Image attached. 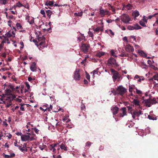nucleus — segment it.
<instances>
[{"label":"nucleus","mask_w":158,"mask_h":158,"mask_svg":"<svg viewBox=\"0 0 158 158\" xmlns=\"http://www.w3.org/2000/svg\"><path fill=\"white\" fill-rule=\"evenodd\" d=\"M14 88L13 85L10 84L7 86V88L5 90V95L7 97H12V96H14L15 97V98L16 97L15 95L12 94V91H14Z\"/></svg>","instance_id":"1"},{"label":"nucleus","mask_w":158,"mask_h":158,"mask_svg":"<svg viewBox=\"0 0 158 158\" xmlns=\"http://www.w3.org/2000/svg\"><path fill=\"white\" fill-rule=\"evenodd\" d=\"M107 62L108 65L110 66L117 68L119 66V64L117 63L116 60L112 57H110L108 60Z\"/></svg>","instance_id":"2"},{"label":"nucleus","mask_w":158,"mask_h":158,"mask_svg":"<svg viewBox=\"0 0 158 158\" xmlns=\"http://www.w3.org/2000/svg\"><path fill=\"white\" fill-rule=\"evenodd\" d=\"M122 21L125 24H129L131 19L128 15L123 14L120 16Z\"/></svg>","instance_id":"3"},{"label":"nucleus","mask_w":158,"mask_h":158,"mask_svg":"<svg viewBox=\"0 0 158 158\" xmlns=\"http://www.w3.org/2000/svg\"><path fill=\"white\" fill-rule=\"evenodd\" d=\"M15 98V97L14 96H12V97H7L6 95L4 94H2L1 97L0 98V100L3 102V101H5L6 102V101L8 102H10L12 101Z\"/></svg>","instance_id":"4"},{"label":"nucleus","mask_w":158,"mask_h":158,"mask_svg":"<svg viewBox=\"0 0 158 158\" xmlns=\"http://www.w3.org/2000/svg\"><path fill=\"white\" fill-rule=\"evenodd\" d=\"M143 114L142 112L141 111L139 110L138 111H134L132 113H131V114L132 117L134 119H137L139 120L138 117L140 115Z\"/></svg>","instance_id":"5"},{"label":"nucleus","mask_w":158,"mask_h":158,"mask_svg":"<svg viewBox=\"0 0 158 158\" xmlns=\"http://www.w3.org/2000/svg\"><path fill=\"white\" fill-rule=\"evenodd\" d=\"M117 90L119 94L122 95L126 93L127 91L126 89L121 85L119 86L118 87Z\"/></svg>","instance_id":"6"},{"label":"nucleus","mask_w":158,"mask_h":158,"mask_svg":"<svg viewBox=\"0 0 158 158\" xmlns=\"http://www.w3.org/2000/svg\"><path fill=\"white\" fill-rule=\"evenodd\" d=\"M73 77L74 79L76 80H79L80 79L79 69H76L74 72Z\"/></svg>","instance_id":"7"},{"label":"nucleus","mask_w":158,"mask_h":158,"mask_svg":"<svg viewBox=\"0 0 158 158\" xmlns=\"http://www.w3.org/2000/svg\"><path fill=\"white\" fill-rule=\"evenodd\" d=\"M90 46L88 44H82L81 47V49L84 53L88 52Z\"/></svg>","instance_id":"8"},{"label":"nucleus","mask_w":158,"mask_h":158,"mask_svg":"<svg viewBox=\"0 0 158 158\" xmlns=\"http://www.w3.org/2000/svg\"><path fill=\"white\" fill-rule=\"evenodd\" d=\"M157 102L155 98H153L152 99L148 100L146 102V103L147 106L148 107H150L151 105L153 104H155Z\"/></svg>","instance_id":"9"},{"label":"nucleus","mask_w":158,"mask_h":158,"mask_svg":"<svg viewBox=\"0 0 158 158\" xmlns=\"http://www.w3.org/2000/svg\"><path fill=\"white\" fill-rule=\"evenodd\" d=\"M125 50L127 52H131L134 51L133 47L131 46L130 44H127L125 47Z\"/></svg>","instance_id":"10"},{"label":"nucleus","mask_w":158,"mask_h":158,"mask_svg":"<svg viewBox=\"0 0 158 158\" xmlns=\"http://www.w3.org/2000/svg\"><path fill=\"white\" fill-rule=\"evenodd\" d=\"M112 78L114 81L116 80L119 81L122 79V78H121V76L117 72L113 74Z\"/></svg>","instance_id":"11"},{"label":"nucleus","mask_w":158,"mask_h":158,"mask_svg":"<svg viewBox=\"0 0 158 158\" xmlns=\"http://www.w3.org/2000/svg\"><path fill=\"white\" fill-rule=\"evenodd\" d=\"M126 109V107L121 108L120 110V113L119 116L120 117H123L124 116L127 115Z\"/></svg>","instance_id":"12"},{"label":"nucleus","mask_w":158,"mask_h":158,"mask_svg":"<svg viewBox=\"0 0 158 158\" xmlns=\"http://www.w3.org/2000/svg\"><path fill=\"white\" fill-rule=\"evenodd\" d=\"M57 145V144H53L49 145L48 147V148L50 151H52L53 153H55L56 152V149L55 148Z\"/></svg>","instance_id":"13"},{"label":"nucleus","mask_w":158,"mask_h":158,"mask_svg":"<svg viewBox=\"0 0 158 158\" xmlns=\"http://www.w3.org/2000/svg\"><path fill=\"white\" fill-rule=\"evenodd\" d=\"M38 41L39 42V44L40 45H42L43 44L45 41V38L43 36H40L38 37Z\"/></svg>","instance_id":"14"},{"label":"nucleus","mask_w":158,"mask_h":158,"mask_svg":"<svg viewBox=\"0 0 158 158\" xmlns=\"http://www.w3.org/2000/svg\"><path fill=\"white\" fill-rule=\"evenodd\" d=\"M15 32H14L13 31L10 30L5 34V35H6L7 37H14L15 36Z\"/></svg>","instance_id":"15"},{"label":"nucleus","mask_w":158,"mask_h":158,"mask_svg":"<svg viewBox=\"0 0 158 158\" xmlns=\"http://www.w3.org/2000/svg\"><path fill=\"white\" fill-rule=\"evenodd\" d=\"M21 139L22 141L25 142L29 140V137L28 134V135H21Z\"/></svg>","instance_id":"16"},{"label":"nucleus","mask_w":158,"mask_h":158,"mask_svg":"<svg viewBox=\"0 0 158 158\" xmlns=\"http://www.w3.org/2000/svg\"><path fill=\"white\" fill-rule=\"evenodd\" d=\"M30 69L33 72L36 71L37 69L36 63L35 62L32 63L31 65Z\"/></svg>","instance_id":"17"},{"label":"nucleus","mask_w":158,"mask_h":158,"mask_svg":"<svg viewBox=\"0 0 158 158\" xmlns=\"http://www.w3.org/2000/svg\"><path fill=\"white\" fill-rule=\"evenodd\" d=\"M118 108L116 106L112 107L111 109L112 112L114 115L116 114L118 111Z\"/></svg>","instance_id":"18"},{"label":"nucleus","mask_w":158,"mask_h":158,"mask_svg":"<svg viewBox=\"0 0 158 158\" xmlns=\"http://www.w3.org/2000/svg\"><path fill=\"white\" fill-rule=\"evenodd\" d=\"M27 134L29 135V140L32 141L35 139L36 137L35 134H31L30 133H27Z\"/></svg>","instance_id":"19"},{"label":"nucleus","mask_w":158,"mask_h":158,"mask_svg":"<svg viewBox=\"0 0 158 158\" xmlns=\"http://www.w3.org/2000/svg\"><path fill=\"white\" fill-rule=\"evenodd\" d=\"M26 86L27 89H25L24 93H27V94H28L30 92L29 90H30V85H29V84H28L27 83H26Z\"/></svg>","instance_id":"20"},{"label":"nucleus","mask_w":158,"mask_h":158,"mask_svg":"<svg viewBox=\"0 0 158 158\" xmlns=\"http://www.w3.org/2000/svg\"><path fill=\"white\" fill-rule=\"evenodd\" d=\"M8 38H9V37H7L6 35H5V36L4 38V39L3 40L2 42V43L3 44L5 43H7V44H10V42L9 41V40L8 39Z\"/></svg>","instance_id":"21"},{"label":"nucleus","mask_w":158,"mask_h":158,"mask_svg":"<svg viewBox=\"0 0 158 158\" xmlns=\"http://www.w3.org/2000/svg\"><path fill=\"white\" fill-rule=\"evenodd\" d=\"M105 31L111 37L114 35V32L111 30H106Z\"/></svg>","instance_id":"22"},{"label":"nucleus","mask_w":158,"mask_h":158,"mask_svg":"<svg viewBox=\"0 0 158 158\" xmlns=\"http://www.w3.org/2000/svg\"><path fill=\"white\" fill-rule=\"evenodd\" d=\"M100 68H97L96 69L93 71L92 72H91V73H93V76L94 78L95 77V74H98V70Z\"/></svg>","instance_id":"23"},{"label":"nucleus","mask_w":158,"mask_h":158,"mask_svg":"<svg viewBox=\"0 0 158 158\" xmlns=\"http://www.w3.org/2000/svg\"><path fill=\"white\" fill-rule=\"evenodd\" d=\"M133 103L136 106H138L139 105V101L137 99H134L133 101Z\"/></svg>","instance_id":"24"},{"label":"nucleus","mask_w":158,"mask_h":158,"mask_svg":"<svg viewBox=\"0 0 158 158\" xmlns=\"http://www.w3.org/2000/svg\"><path fill=\"white\" fill-rule=\"evenodd\" d=\"M158 81V74H155L152 78H150V80L153 81V80Z\"/></svg>","instance_id":"25"},{"label":"nucleus","mask_w":158,"mask_h":158,"mask_svg":"<svg viewBox=\"0 0 158 158\" xmlns=\"http://www.w3.org/2000/svg\"><path fill=\"white\" fill-rule=\"evenodd\" d=\"M138 53L140 55L142 56L146 57L147 56V55L143 51L139 50Z\"/></svg>","instance_id":"26"},{"label":"nucleus","mask_w":158,"mask_h":158,"mask_svg":"<svg viewBox=\"0 0 158 158\" xmlns=\"http://www.w3.org/2000/svg\"><path fill=\"white\" fill-rule=\"evenodd\" d=\"M132 15L135 17H138L139 15V12L138 11L135 10L132 13Z\"/></svg>","instance_id":"27"},{"label":"nucleus","mask_w":158,"mask_h":158,"mask_svg":"<svg viewBox=\"0 0 158 158\" xmlns=\"http://www.w3.org/2000/svg\"><path fill=\"white\" fill-rule=\"evenodd\" d=\"M133 27L134 30H139L141 28V27L138 24H134Z\"/></svg>","instance_id":"28"},{"label":"nucleus","mask_w":158,"mask_h":158,"mask_svg":"<svg viewBox=\"0 0 158 158\" xmlns=\"http://www.w3.org/2000/svg\"><path fill=\"white\" fill-rule=\"evenodd\" d=\"M110 53L111 56L116 57H117L116 55V53H115L114 50H110Z\"/></svg>","instance_id":"29"},{"label":"nucleus","mask_w":158,"mask_h":158,"mask_svg":"<svg viewBox=\"0 0 158 158\" xmlns=\"http://www.w3.org/2000/svg\"><path fill=\"white\" fill-rule=\"evenodd\" d=\"M46 13L47 14V16L48 17L50 18L51 16V15H52V12L51 10H48L46 11Z\"/></svg>","instance_id":"30"},{"label":"nucleus","mask_w":158,"mask_h":158,"mask_svg":"<svg viewBox=\"0 0 158 158\" xmlns=\"http://www.w3.org/2000/svg\"><path fill=\"white\" fill-rule=\"evenodd\" d=\"M105 54V52H100L97 53L96 55L99 57H101Z\"/></svg>","instance_id":"31"},{"label":"nucleus","mask_w":158,"mask_h":158,"mask_svg":"<svg viewBox=\"0 0 158 158\" xmlns=\"http://www.w3.org/2000/svg\"><path fill=\"white\" fill-rule=\"evenodd\" d=\"M105 11L103 9H100V14L101 15L102 17L104 16L105 15Z\"/></svg>","instance_id":"32"},{"label":"nucleus","mask_w":158,"mask_h":158,"mask_svg":"<svg viewBox=\"0 0 158 158\" xmlns=\"http://www.w3.org/2000/svg\"><path fill=\"white\" fill-rule=\"evenodd\" d=\"M74 15L76 16L81 17L82 15V12L81 11L80 12L75 13L74 14Z\"/></svg>","instance_id":"33"},{"label":"nucleus","mask_w":158,"mask_h":158,"mask_svg":"<svg viewBox=\"0 0 158 158\" xmlns=\"http://www.w3.org/2000/svg\"><path fill=\"white\" fill-rule=\"evenodd\" d=\"M102 30V27H99L96 28L95 29H94V31L98 32L99 31H101Z\"/></svg>","instance_id":"34"},{"label":"nucleus","mask_w":158,"mask_h":158,"mask_svg":"<svg viewBox=\"0 0 158 158\" xmlns=\"http://www.w3.org/2000/svg\"><path fill=\"white\" fill-rule=\"evenodd\" d=\"M60 148L62 150H64V151H66L67 150L66 147L64 144H62L60 145Z\"/></svg>","instance_id":"35"},{"label":"nucleus","mask_w":158,"mask_h":158,"mask_svg":"<svg viewBox=\"0 0 158 158\" xmlns=\"http://www.w3.org/2000/svg\"><path fill=\"white\" fill-rule=\"evenodd\" d=\"M129 38L130 40V41H131L133 40V41H136V38L135 36L133 35H131L129 37Z\"/></svg>","instance_id":"36"},{"label":"nucleus","mask_w":158,"mask_h":158,"mask_svg":"<svg viewBox=\"0 0 158 158\" xmlns=\"http://www.w3.org/2000/svg\"><path fill=\"white\" fill-rule=\"evenodd\" d=\"M145 22L141 20L139 21V23L143 27H146V25L145 24Z\"/></svg>","instance_id":"37"},{"label":"nucleus","mask_w":158,"mask_h":158,"mask_svg":"<svg viewBox=\"0 0 158 158\" xmlns=\"http://www.w3.org/2000/svg\"><path fill=\"white\" fill-rule=\"evenodd\" d=\"M7 0H0V3L3 5H6L7 3Z\"/></svg>","instance_id":"38"},{"label":"nucleus","mask_w":158,"mask_h":158,"mask_svg":"<svg viewBox=\"0 0 158 158\" xmlns=\"http://www.w3.org/2000/svg\"><path fill=\"white\" fill-rule=\"evenodd\" d=\"M15 91L16 92L18 93L19 94H22L23 93V91L22 89H21V91H19L18 89H16V90H14V91Z\"/></svg>","instance_id":"39"},{"label":"nucleus","mask_w":158,"mask_h":158,"mask_svg":"<svg viewBox=\"0 0 158 158\" xmlns=\"http://www.w3.org/2000/svg\"><path fill=\"white\" fill-rule=\"evenodd\" d=\"M129 54L127 53H124L123 54H121L119 55V56L121 57H127L129 56Z\"/></svg>","instance_id":"40"},{"label":"nucleus","mask_w":158,"mask_h":158,"mask_svg":"<svg viewBox=\"0 0 158 158\" xmlns=\"http://www.w3.org/2000/svg\"><path fill=\"white\" fill-rule=\"evenodd\" d=\"M28 23L30 24H33L34 23V18H31Z\"/></svg>","instance_id":"41"},{"label":"nucleus","mask_w":158,"mask_h":158,"mask_svg":"<svg viewBox=\"0 0 158 158\" xmlns=\"http://www.w3.org/2000/svg\"><path fill=\"white\" fill-rule=\"evenodd\" d=\"M16 26L17 28L18 29H21L22 28V26L19 23H17L16 24Z\"/></svg>","instance_id":"42"},{"label":"nucleus","mask_w":158,"mask_h":158,"mask_svg":"<svg viewBox=\"0 0 158 158\" xmlns=\"http://www.w3.org/2000/svg\"><path fill=\"white\" fill-rule=\"evenodd\" d=\"M20 106V110L22 111H24L25 109L24 108V107L23 106V105H24V104H22V103H20L19 104Z\"/></svg>","instance_id":"43"},{"label":"nucleus","mask_w":158,"mask_h":158,"mask_svg":"<svg viewBox=\"0 0 158 158\" xmlns=\"http://www.w3.org/2000/svg\"><path fill=\"white\" fill-rule=\"evenodd\" d=\"M144 78L143 76H140L138 80L137 81L138 82H141L142 81H143Z\"/></svg>","instance_id":"44"},{"label":"nucleus","mask_w":158,"mask_h":158,"mask_svg":"<svg viewBox=\"0 0 158 158\" xmlns=\"http://www.w3.org/2000/svg\"><path fill=\"white\" fill-rule=\"evenodd\" d=\"M52 106L51 105H50V107H48V108H47L46 109H45L44 111H46L48 110V111H50L51 110H52Z\"/></svg>","instance_id":"45"},{"label":"nucleus","mask_w":158,"mask_h":158,"mask_svg":"<svg viewBox=\"0 0 158 158\" xmlns=\"http://www.w3.org/2000/svg\"><path fill=\"white\" fill-rule=\"evenodd\" d=\"M70 120L69 119H68L67 118H64L63 119V121L64 122H66V123H68L70 121Z\"/></svg>","instance_id":"46"},{"label":"nucleus","mask_w":158,"mask_h":158,"mask_svg":"<svg viewBox=\"0 0 158 158\" xmlns=\"http://www.w3.org/2000/svg\"><path fill=\"white\" fill-rule=\"evenodd\" d=\"M40 13L43 15V17H46V16H45V11H44V10H40Z\"/></svg>","instance_id":"47"},{"label":"nucleus","mask_w":158,"mask_h":158,"mask_svg":"<svg viewBox=\"0 0 158 158\" xmlns=\"http://www.w3.org/2000/svg\"><path fill=\"white\" fill-rule=\"evenodd\" d=\"M148 118L150 119V120H156V119L155 118V117H153L152 116H150V115H148Z\"/></svg>","instance_id":"48"},{"label":"nucleus","mask_w":158,"mask_h":158,"mask_svg":"<svg viewBox=\"0 0 158 158\" xmlns=\"http://www.w3.org/2000/svg\"><path fill=\"white\" fill-rule=\"evenodd\" d=\"M6 102H7V103L6 105V107H9L12 104V103L11 102V101L10 102L8 101H6Z\"/></svg>","instance_id":"49"},{"label":"nucleus","mask_w":158,"mask_h":158,"mask_svg":"<svg viewBox=\"0 0 158 158\" xmlns=\"http://www.w3.org/2000/svg\"><path fill=\"white\" fill-rule=\"evenodd\" d=\"M127 28L128 29L130 30H134V27L131 26H129L127 27Z\"/></svg>","instance_id":"50"},{"label":"nucleus","mask_w":158,"mask_h":158,"mask_svg":"<svg viewBox=\"0 0 158 158\" xmlns=\"http://www.w3.org/2000/svg\"><path fill=\"white\" fill-rule=\"evenodd\" d=\"M66 127L69 128H72L73 127V125L71 123L70 124H66Z\"/></svg>","instance_id":"51"},{"label":"nucleus","mask_w":158,"mask_h":158,"mask_svg":"<svg viewBox=\"0 0 158 158\" xmlns=\"http://www.w3.org/2000/svg\"><path fill=\"white\" fill-rule=\"evenodd\" d=\"M16 6L19 7L23 6V5L21 3H20L19 2H18L16 3Z\"/></svg>","instance_id":"52"},{"label":"nucleus","mask_w":158,"mask_h":158,"mask_svg":"<svg viewBox=\"0 0 158 158\" xmlns=\"http://www.w3.org/2000/svg\"><path fill=\"white\" fill-rule=\"evenodd\" d=\"M6 136L8 137L9 139H10L12 137V135L10 133H7L6 134Z\"/></svg>","instance_id":"53"},{"label":"nucleus","mask_w":158,"mask_h":158,"mask_svg":"<svg viewBox=\"0 0 158 158\" xmlns=\"http://www.w3.org/2000/svg\"><path fill=\"white\" fill-rule=\"evenodd\" d=\"M137 94H141L142 92L140 90H138L136 88H135Z\"/></svg>","instance_id":"54"},{"label":"nucleus","mask_w":158,"mask_h":158,"mask_svg":"<svg viewBox=\"0 0 158 158\" xmlns=\"http://www.w3.org/2000/svg\"><path fill=\"white\" fill-rule=\"evenodd\" d=\"M49 3L48 4L49 6H53L54 2L53 1H48Z\"/></svg>","instance_id":"55"},{"label":"nucleus","mask_w":158,"mask_h":158,"mask_svg":"<svg viewBox=\"0 0 158 158\" xmlns=\"http://www.w3.org/2000/svg\"><path fill=\"white\" fill-rule=\"evenodd\" d=\"M127 108L129 112V113H131H131H132V112H131V111L132 109V107H131V106H127Z\"/></svg>","instance_id":"56"},{"label":"nucleus","mask_w":158,"mask_h":158,"mask_svg":"<svg viewBox=\"0 0 158 158\" xmlns=\"http://www.w3.org/2000/svg\"><path fill=\"white\" fill-rule=\"evenodd\" d=\"M91 143L89 141L87 142L85 144L86 147H89L91 145Z\"/></svg>","instance_id":"57"},{"label":"nucleus","mask_w":158,"mask_h":158,"mask_svg":"<svg viewBox=\"0 0 158 158\" xmlns=\"http://www.w3.org/2000/svg\"><path fill=\"white\" fill-rule=\"evenodd\" d=\"M110 9L113 12V14L115 13V10L114 8H113L112 6H110Z\"/></svg>","instance_id":"58"},{"label":"nucleus","mask_w":158,"mask_h":158,"mask_svg":"<svg viewBox=\"0 0 158 158\" xmlns=\"http://www.w3.org/2000/svg\"><path fill=\"white\" fill-rule=\"evenodd\" d=\"M88 34L89 35L92 37V38L93 37L94 35L93 34V33L92 32L90 31H89L88 32Z\"/></svg>","instance_id":"59"},{"label":"nucleus","mask_w":158,"mask_h":158,"mask_svg":"<svg viewBox=\"0 0 158 158\" xmlns=\"http://www.w3.org/2000/svg\"><path fill=\"white\" fill-rule=\"evenodd\" d=\"M26 19L27 21V22H29V21H30L31 19H30V17L28 15H26Z\"/></svg>","instance_id":"60"},{"label":"nucleus","mask_w":158,"mask_h":158,"mask_svg":"<svg viewBox=\"0 0 158 158\" xmlns=\"http://www.w3.org/2000/svg\"><path fill=\"white\" fill-rule=\"evenodd\" d=\"M146 133H148V134H149L150 133V128L149 127H147L146 129Z\"/></svg>","instance_id":"61"},{"label":"nucleus","mask_w":158,"mask_h":158,"mask_svg":"<svg viewBox=\"0 0 158 158\" xmlns=\"http://www.w3.org/2000/svg\"><path fill=\"white\" fill-rule=\"evenodd\" d=\"M81 36H82V38H81L80 37H78V40L80 41L81 40L84 39L85 38V36H84V34H81Z\"/></svg>","instance_id":"62"},{"label":"nucleus","mask_w":158,"mask_h":158,"mask_svg":"<svg viewBox=\"0 0 158 158\" xmlns=\"http://www.w3.org/2000/svg\"><path fill=\"white\" fill-rule=\"evenodd\" d=\"M142 21H143L145 23H147V19L145 18V16H143V18L142 20Z\"/></svg>","instance_id":"63"},{"label":"nucleus","mask_w":158,"mask_h":158,"mask_svg":"<svg viewBox=\"0 0 158 158\" xmlns=\"http://www.w3.org/2000/svg\"><path fill=\"white\" fill-rule=\"evenodd\" d=\"M158 24V18H156V21L155 23L153 24V25L154 26L155 25Z\"/></svg>","instance_id":"64"}]
</instances>
